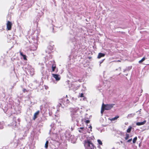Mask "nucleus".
I'll return each mask as SVG.
<instances>
[{"instance_id": "obj_1", "label": "nucleus", "mask_w": 149, "mask_h": 149, "mask_svg": "<svg viewBox=\"0 0 149 149\" xmlns=\"http://www.w3.org/2000/svg\"><path fill=\"white\" fill-rule=\"evenodd\" d=\"M61 122L59 120H55V123H52L50 132L54 134H58L61 131Z\"/></svg>"}, {"instance_id": "obj_2", "label": "nucleus", "mask_w": 149, "mask_h": 149, "mask_svg": "<svg viewBox=\"0 0 149 149\" xmlns=\"http://www.w3.org/2000/svg\"><path fill=\"white\" fill-rule=\"evenodd\" d=\"M79 108L78 107L70 108V116L72 120L73 121L78 122L80 119V116L77 113Z\"/></svg>"}, {"instance_id": "obj_3", "label": "nucleus", "mask_w": 149, "mask_h": 149, "mask_svg": "<svg viewBox=\"0 0 149 149\" xmlns=\"http://www.w3.org/2000/svg\"><path fill=\"white\" fill-rule=\"evenodd\" d=\"M114 105V104H104L103 103L102 105L101 111V113L102 115L103 113L104 110H108L110 109L113 107Z\"/></svg>"}, {"instance_id": "obj_4", "label": "nucleus", "mask_w": 149, "mask_h": 149, "mask_svg": "<svg viewBox=\"0 0 149 149\" xmlns=\"http://www.w3.org/2000/svg\"><path fill=\"white\" fill-rule=\"evenodd\" d=\"M84 145L86 149H94L95 147L92 142L88 140L85 141Z\"/></svg>"}, {"instance_id": "obj_5", "label": "nucleus", "mask_w": 149, "mask_h": 149, "mask_svg": "<svg viewBox=\"0 0 149 149\" xmlns=\"http://www.w3.org/2000/svg\"><path fill=\"white\" fill-rule=\"evenodd\" d=\"M26 68L27 69V70L31 75H33L34 74V69L32 68L31 65H28L27 67Z\"/></svg>"}, {"instance_id": "obj_6", "label": "nucleus", "mask_w": 149, "mask_h": 149, "mask_svg": "<svg viewBox=\"0 0 149 149\" xmlns=\"http://www.w3.org/2000/svg\"><path fill=\"white\" fill-rule=\"evenodd\" d=\"M65 100H66L67 103L68 102V99L66 100V99L65 98L60 99L59 100V103L58 104L57 106V107H61V105L62 104H64V102Z\"/></svg>"}, {"instance_id": "obj_7", "label": "nucleus", "mask_w": 149, "mask_h": 149, "mask_svg": "<svg viewBox=\"0 0 149 149\" xmlns=\"http://www.w3.org/2000/svg\"><path fill=\"white\" fill-rule=\"evenodd\" d=\"M7 29L8 30H10L11 29V26L12 25V24L11 22L8 21H7Z\"/></svg>"}, {"instance_id": "obj_8", "label": "nucleus", "mask_w": 149, "mask_h": 149, "mask_svg": "<svg viewBox=\"0 0 149 149\" xmlns=\"http://www.w3.org/2000/svg\"><path fill=\"white\" fill-rule=\"evenodd\" d=\"M52 75L56 81H59L60 79V77L59 74H53Z\"/></svg>"}, {"instance_id": "obj_9", "label": "nucleus", "mask_w": 149, "mask_h": 149, "mask_svg": "<svg viewBox=\"0 0 149 149\" xmlns=\"http://www.w3.org/2000/svg\"><path fill=\"white\" fill-rule=\"evenodd\" d=\"M79 131L80 133L84 134L85 133L86 129L84 127H81L79 129Z\"/></svg>"}, {"instance_id": "obj_10", "label": "nucleus", "mask_w": 149, "mask_h": 149, "mask_svg": "<svg viewBox=\"0 0 149 149\" xmlns=\"http://www.w3.org/2000/svg\"><path fill=\"white\" fill-rule=\"evenodd\" d=\"M33 85L34 86L31 87V88L33 89H35L39 85V84H38L36 81H35L34 82L33 84H30V86L31 85Z\"/></svg>"}, {"instance_id": "obj_11", "label": "nucleus", "mask_w": 149, "mask_h": 149, "mask_svg": "<svg viewBox=\"0 0 149 149\" xmlns=\"http://www.w3.org/2000/svg\"><path fill=\"white\" fill-rule=\"evenodd\" d=\"M146 120H144L142 122H138L136 123V125H138V126H140V125H143L144 124H145L146 123Z\"/></svg>"}, {"instance_id": "obj_12", "label": "nucleus", "mask_w": 149, "mask_h": 149, "mask_svg": "<svg viewBox=\"0 0 149 149\" xmlns=\"http://www.w3.org/2000/svg\"><path fill=\"white\" fill-rule=\"evenodd\" d=\"M52 71L51 72H54L56 68V65L54 61L52 62Z\"/></svg>"}, {"instance_id": "obj_13", "label": "nucleus", "mask_w": 149, "mask_h": 149, "mask_svg": "<svg viewBox=\"0 0 149 149\" xmlns=\"http://www.w3.org/2000/svg\"><path fill=\"white\" fill-rule=\"evenodd\" d=\"M135 113H131L130 114H129L127 115V118H132L133 117L134 115H135Z\"/></svg>"}, {"instance_id": "obj_14", "label": "nucleus", "mask_w": 149, "mask_h": 149, "mask_svg": "<svg viewBox=\"0 0 149 149\" xmlns=\"http://www.w3.org/2000/svg\"><path fill=\"white\" fill-rule=\"evenodd\" d=\"M39 113V111H38L35 113L34 114L33 117V119L35 120L37 117V116L38 115Z\"/></svg>"}, {"instance_id": "obj_15", "label": "nucleus", "mask_w": 149, "mask_h": 149, "mask_svg": "<svg viewBox=\"0 0 149 149\" xmlns=\"http://www.w3.org/2000/svg\"><path fill=\"white\" fill-rule=\"evenodd\" d=\"M105 56V54L102 53H99L97 58H100L101 57H104Z\"/></svg>"}, {"instance_id": "obj_16", "label": "nucleus", "mask_w": 149, "mask_h": 149, "mask_svg": "<svg viewBox=\"0 0 149 149\" xmlns=\"http://www.w3.org/2000/svg\"><path fill=\"white\" fill-rule=\"evenodd\" d=\"M4 124L3 122H0V129H2L3 128Z\"/></svg>"}, {"instance_id": "obj_17", "label": "nucleus", "mask_w": 149, "mask_h": 149, "mask_svg": "<svg viewBox=\"0 0 149 149\" xmlns=\"http://www.w3.org/2000/svg\"><path fill=\"white\" fill-rule=\"evenodd\" d=\"M118 118H119V116H116L115 117L112 118L110 119V120L111 121H113V120H116Z\"/></svg>"}, {"instance_id": "obj_18", "label": "nucleus", "mask_w": 149, "mask_h": 149, "mask_svg": "<svg viewBox=\"0 0 149 149\" xmlns=\"http://www.w3.org/2000/svg\"><path fill=\"white\" fill-rule=\"evenodd\" d=\"M132 128V127L131 126H130L129 127L128 129L127 130V132L128 133H130L131 130Z\"/></svg>"}, {"instance_id": "obj_19", "label": "nucleus", "mask_w": 149, "mask_h": 149, "mask_svg": "<svg viewBox=\"0 0 149 149\" xmlns=\"http://www.w3.org/2000/svg\"><path fill=\"white\" fill-rule=\"evenodd\" d=\"M79 96L81 97H83V99L84 100L85 98V97H84V94L83 93H80L79 95Z\"/></svg>"}, {"instance_id": "obj_20", "label": "nucleus", "mask_w": 149, "mask_h": 149, "mask_svg": "<svg viewBox=\"0 0 149 149\" xmlns=\"http://www.w3.org/2000/svg\"><path fill=\"white\" fill-rule=\"evenodd\" d=\"M11 125L13 126V127H14L16 126V122L15 121H14L13 122V123Z\"/></svg>"}, {"instance_id": "obj_21", "label": "nucleus", "mask_w": 149, "mask_h": 149, "mask_svg": "<svg viewBox=\"0 0 149 149\" xmlns=\"http://www.w3.org/2000/svg\"><path fill=\"white\" fill-rule=\"evenodd\" d=\"M145 59V57H143L141 60H140L139 61V63H141L143 62Z\"/></svg>"}, {"instance_id": "obj_22", "label": "nucleus", "mask_w": 149, "mask_h": 149, "mask_svg": "<svg viewBox=\"0 0 149 149\" xmlns=\"http://www.w3.org/2000/svg\"><path fill=\"white\" fill-rule=\"evenodd\" d=\"M48 143H49L48 141H46V142L45 145V148L46 149L48 147Z\"/></svg>"}, {"instance_id": "obj_23", "label": "nucleus", "mask_w": 149, "mask_h": 149, "mask_svg": "<svg viewBox=\"0 0 149 149\" xmlns=\"http://www.w3.org/2000/svg\"><path fill=\"white\" fill-rule=\"evenodd\" d=\"M137 139V138L136 137H134L133 140V143H135Z\"/></svg>"}, {"instance_id": "obj_24", "label": "nucleus", "mask_w": 149, "mask_h": 149, "mask_svg": "<svg viewBox=\"0 0 149 149\" xmlns=\"http://www.w3.org/2000/svg\"><path fill=\"white\" fill-rule=\"evenodd\" d=\"M129 137V135L128 134H126V137L125 139L126 140H127Z\"/></svg>"}, {"instance_id": "obj_25", "label": "nucleus", "mask_w": 149, "mask_h": 149, "mask_svg": "<svg viewBox=\"0 0 149 149\" xmlns=\"http://www.w3.org/2000/svg\"><path fill=\"white\" fill-rule=\"evenodd\" d=\"M97 141L98 143H99V144L100 145H102V142L100 140L98 139L97 140Z\"/></svg>"}, {"instance_id": "obj_26", "label": "nucleus", "mask_w": 149, "mask_h": 149, "mask_svg": "<svg viewBox=\"0 0 149 149\" xmlns=\"http://www.w3.org/2000/svg\"><path fill=\"white\" fill-rule=\"evenodd\" d=\"M74 126V125H73V126H69V128H70L71 130L72 131L73 130Z\"/></svg>"}, {"instance_id": "obj_27", "label": "nucleus", "mask_w": 149, "mask_h": 149, "mask_svg": "<svg viewBox=\"0 0 149 149\" xmlns=\"http://www.w3.org/2000/svg\"><path fill=\"white\" fill-rule=\"evenodd\" d=\"M22 56L24 60H26V56L25 55H24Z\"/></svg>"}, {"instance_id": "obj_28", "label": "nucleus", "mask_w": 149, "mask_h": 149, "mask_svg": "<svg viewBox=\"0 0 149 149\" xmlns=\"http://www.w3.org/2000/svg\"><path fill=\"white\" fill-rule=\"evenodd\" d=\"M39 19V18L37 19L36 20H34V22L37 23Z\"/></svg>"}, {"instance_id": "obj_29", "label": "nucleus", "mask_w": 149, "mask_h": 149, "mask_svg": "<svg viewBox=\"0 0 149 149\" xmlns=\"http://www.w3.org/2000/svg\"><path fill=\"white\" fill-rule=\"evenodd\" d=\"M85 122L86 123H89L90 121L89 120H86Z\"/></svg>"}, {"instance_id": "obj_30", "label": "nucleus", "mask_w": 149, "mask_h": 149, "mask_svg": "<svg viewBox=\"0 0 149 149\" xmlns=\"http://www.w3.org/2000/svg\"><path fill=\"white\" fill-rule=\"evenodd\" d=\"M20 54L22 56L24 55V54H23L22 53L21 51H20Z\"/></svg>"}, {"instance_id": "obj_31", "label": "nucleus", "mask_w": 149, "mask_h": 149, "mask_svg": "<svg viewBox=\"0 0 149 149\" xmlns=\"http://www.w3.org/2000/svg\"><path fill=\"white\" fill-rule=\"evenodd\" d=\"M132 140V139H131L127 141V142H130Z\"/></svg>"}, {"instance_id": "obj_32", "label": "nucleus", "mask_w": 149, "mask_h": 149, "mask_svg": "<svg viewBox=\"0 0 149 149\" xmlns=\"http://www.w3.org/2000/svg\"><path fill=\"white\" fill-rule=\"evenodd\" d=\"M23 91L25 93L26 91V90L25 89H24L23 90Z\"/></svg>"}, {"instance_id": "obj_33", "label": "nucleus", "mask_w": 149, "mask_h": 149, "mask_svg": "<svg viewBox=\"0 0 149 149\" xmlns=\"http://www.w3.org/2000/svg\"><path fill=\"white\" fill-rule=\"evenodd\" d=\"M43 14V13L42 12H41V15L40 16H41ZM40 17H41V16H40Z\"/></svg>"}, {"instance_id": "obj_34", "label": "nucleus", "mask_w": 149, "mask_h": 149, "mask_svg": "<svg viewBox=\"0 0 149 149\" xmlns=\"http://www.w3.org/2000/svg\"><path fill=\"white\" fill-rule=\"evenodd\" d=\"M37 48V47L36 46L35 47V48H34V50H35V49H36Z\"/></svg>"}, {"instance_id": "obj_35", "label": "nucleus", "mask_w": 149, "mask_h": 149, "mask_svg": "<svg viewBox=\"0 0 149 149\" xmlns=\"http://www.w3.org/2000/svg\"><path fill=\"white\" fill-rule=\"evenodd\" d=\"M72 143H75V141H72Z\"/></svg>"}, {"instance_id": "obj_36", "label": "nucleus", "mask_w": 149, "mask_h": 149, "mask_svg": "<svg viewBox=\"0 0 149 149\" xmlns=\"http://www.w3.org/2000/svg\"><path fill=\"white\" fill-rule=\"evenodd\" d=\"M42 74L43 75H45V74L44 73H43L42 72Z\"/></svg>"}, {"instance_id": "obj_37", "label": "nucleus", "mask_w": 149, "mask_h": 149, "mask_svg": "<svg viewBox=\"0 0 149 149\" xmlns=\"http://www.w3.org/2000/svg\"><path fill=\"white\" fill-rule=\"evenodd\" d=\"M23 149H26V148L24 147Z\"/></svg>"}, {"instance_id": "obj_38", "label": "nucleus", "mask_w": 149, "mask_h": 149, "mask_svg": "<svg viewBox=\"0 0 149 149\" xmlns=\"http://www.w3.org/2000/svg\"><path fill=\"white\" fill-rule=\"evenodd\" d=\"M89 127V128H92V127H91V126H90Z\"/></svg>"}, {"instance_id": "obj_39", "label": "nucleus", "mask_w": 149, "mask_h": 149, "mask_svg": "<svg viewBox=\"0 0 149 149\" xmlns=\"http://www.w3.org/2000/svg\"><path fill=\"white\" fill-rule=\"evenodd\" d=\"M59 111V110H58V109H57V111Z\"/></svg>"}, {"instance_id": "obj_40", "label": "nucleus", "mask_w": 149, "mask_h": 149, "mask_svg": "<svg viewBox=\"0 0 149 149\" xmlns=\"http://www.w3.org/2000/svg\"><path fill=\"white\" fill-rule=\"evenodd\" d=\"M102 62H102H100V64H101Z\"/></svg>"}]
</instances>
